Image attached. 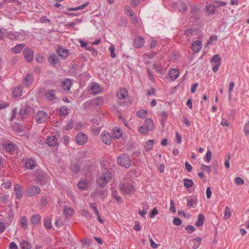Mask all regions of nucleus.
<instances>
[{"label": "nucleus", "instance_id": "f257e3e1", "mask_svg": "<svg viewBox=\"0 0 249 249\" xmlns=\"http://www.w3.org/2000/svg\"><path fill=\"white\" fill-rule=\"evenodd\" d=\"M112 177V174L110 172H105L100 177L97 178L96 183L97 185L101 187H104L111 180Z\"/></svg>", "mask_w": 249, "mask_h": 249}, {"label": "nucleus", "instance_id": "f03ea898", "mask_svg": "<svg viewBox=\"0 0 249 249\" xmlns=\"http://www.w3.org/2000/svg\"><path fill=\"white\" fill-rule=\"evenodd\" d=\"M117 161L120 166L128 168L131 165V160L129 156L123 153L120 154L117 159Z\"/></svg>", "mask_w": 249, "mask_h": 249}, {"label": "nucleus", "instance_id": "7ed1b4c3", "mask_svg": "<svg viewBox=\"0 0 249 249\" xmlns=\"http://www.w3.org/2000/svg\"><path fill=\"white\" fill-rule=\"evenodd\" d=\"M120 190L124 194H133L134 192V187L129 183L121 182L119 184Z\"/></svg>", "mask_w": 249, "mask_h": 249}, {"label": "nucleus", "instance_id": "20e7f679", "mask_svg": "<svg viewBox=\"0 0 249 249\" xmlns=\"http://www.w3.org/2000/svg\"><path fill=\"white\" fill-rule=\"evenodd\" d=\"M40 189L37 186H28L26 190L25 195L28 196H33L40 192Z\"/></svg>", "mask_w": 249, "mask_h": 249}, {"label": "nucleus", "instance_id": "39448f33", "mask_svg": "<svg viewBox=\"0 0 249 249\" xmlns=\"http://www.w3.org/2000/svg\"><path fill=\"white\" fill-rule=\"evenodd\" d=\"M47 118V114L43 110L37 112L36 115L35 119L38 124L45 122Z\"/></svg>", "mask_w": 249, "mask_h": 249}, {"label": "nucleus", "instance_id": "423d86ee", "mask_svg": "<svg viewBox=\"0 0 249 249\" xmlns=\"http://www.w3.org/2000/svg\"><path fill=\"white\" fill-rule=\"evenodd\" d=\"M91 197L99 196L102 199L105 198L107 196V192L106 189H97L91 193Z\"/></svg>", "mask_w": 249, "mask_h": 249}, {"label": "nucleus", "instance_id": "0eeeda50", "mask_svg": "<svg viewBox=\"0 0 249 249\" xmlns=\"http://www.w3.org/2000/svg\"><path fill=\"white\" fill-rule=\"evenodd\" d=\"M104 100L103 97L99 96L95 98L89 102H87L85 103V106H87L89 105H95L96 106H100L103 104Z\"/></svg>", "mask_w": 249, "mask_h": 249}, {"label": "nucleus", "instance_id": "6e6552de", "mask_svg": "<svg viewBox=\"0 0 249 249\" xmlns=\"http://www.w3.org/2000/svg\"><path fill=\"white\" fill-rule=\"evenodd\" d=\"M102 142L106 144L110 145L112 142V136L110 133L107 131H104L101 135Z\"/></svg>", "mask_w": 249, "mask_h": 249}, {"label": "nucleus", "instance_id": "1a4fd4ad", "mask_svg": "<svg viewBox=\"0 0 249 249\" xmlns=\"http://www.w3.org/2000/svg\"><path fill=\"white\" fill-rule=\"evenodd\" d=\"M55 89H48L45 92V97L47 100L50 101H53L57 98L55 93Z\"/></svg>", "mask_w": 249, "mask_h": 249}, {"label": "nucleus", "instance_id": "9d476101", "mask_svg": "<svg viewBox=\"0 0 249 249\" xmlns=\"http://www.w3.org/2000/svg\"><path fill=\"white\" fill-rule=\"evenodd\" d=\"M33 112V108L28 105H25L22 107L19 114L22 116L29 115Z\"/></svg>", "mask_w": 249, "mask_h": 249}, {"label": "nucleus", "instance_id": "9b49d317", "mask_svg": "<svg viewBox=\"0 0 249 249\" xmlns=\"http://www.w3.org/2000/svg\"><path fill=\"white\" fill-rule=\"evenodd\" d=\"M76 141L79 145H83L87 141V136L83 133H79L77 134L76 138Z\"/></svg>", "mask_w": 249, "mask_h": 249}, {"label": "nucleus", "instance_id": "f8f14e48", "mask_svg": "<svg viewBox=\"0 0 249 249\" xmlns=\"http://www.w3.org/2000/svg\"><path fill=\"white\" fill-rule=\"evenodd\" d=\"M24 57L27 61L30 62L33 60L34 57V53L33 51L27 48L23 52Z\"/></svg>", "mask_w": 249, "mask_h": 249}, {"label": "nucleus", "instance_id": "ddd939ff", "mask_svg": "<svg viewBox=\"0 0 249 249\" xmlns=\"http://www.w3.org/2000/svg\"><path fill=\"white\" fill-rule=\"evenodd\" d=\"M14 189L17 198L20 199L23 196V188L18 184H16L15 185Z\"/></svg>", "mask_w": 249, "mask_h": 249}, {"label": "nucleus", "instance_id": "4468645a", "mask_svg": "<svg viewBox=\"0 0 249 249\" xmlns=\"http://www.w3.org/2000/svg\"><path fill=\"white\" fill-rule=\"evenodd\" d=\"M144 44V38L141 36H137L134 39V46L136 48H141Z\"/></svg>", "mask_w": 249, "mask_h": 249}, {"label": "nucleus", "instance_id": "2eb2a0df", "mask_svg": "<svg viewBox=\"0 0 249 249\" xmlns=\"http://www.w3.org/2000/svg\"><path fill=\"white\" fill-rule=\"evenodd\" d=\"M90 89L93 95H97L102 91L101 87L96 83H93L91 85Z\"/></svg>", "mask_w": 249, "mask_h": 249}, {"label": "nucleus", "instance_id": "dca6fc26", "mask_svg": "<svg viewBox=\"0 0 249 249\" xmlns=\"http://www.w3.org/2000/svg\"><path fill=\"white\" fill-rule=\"evenodd\" d=\"M116 95L120 99H124L128 95V91L125 89H120L117 92Z\"/></svg>", "mask_w": 249, "mask_h": 249}, {"label": "nucleus", "instance_id": "f3484780", "mask_svg": "<svg viewBox=\"0 0 249 249\" xmlns=\"http://www.w3.org/2000/svg\"><path fill=\"white\" fill-rule=\"evenodd\" d=\"M57 139L54 136L49 137L47 139V143L50 146H54L57 145Z\"/></svg>", "mask_w": 249, "mask_h": 249}, {"label": "nucleus", "instance_id": "a211bd4d", "mask_svg": "<svg viewBox=\"0 0 249 249\" xmlns=\"http://www.w3.org/2000/svg\"><path fill=\"white\" fill-rule=\"evenodd\" d=\"M202 48V43L200 41H194L192 48L196 52H198Z\"/></svg>", "mask_w": 249, "mask_h": 249}, {"label": "nucleus", "instance_id": "6ab92c4d", "mask_svg": "<svg viewBox=\"0 0 249 249\" xmlns=\"http://www.w3.org/2000/svg\"><path fill=\"white\" fill-rule=\"evenodd\" d=\"M41 216L38 214L33 215L31 218V222L34 226L37 225L40 222Z\"/></svg>", "mask_w": 249, "mask_h": 249}, {"label": "nucleus", "instance_id": "aec40b11", "mask_svg": "<svg viewBox=\"0 0 249 249\" xmlns=\"http://www.w3.org/2000/svg\"><path fill=\"white\" fill-rule=\"evenodd\" d=\"M22 87H16L14 88L13 94L15 97H18L22 95Z\"/></svg>", "mask_w": 249, "mask_h": 249}, {"label": "nucleus", "instance_id": "412c9836", "mask_svg": "<svg viewBox=\"0 0 249 249\" xmlns=\"http://www.w3.org/2000/svg\"><path fill=\"white\" fill-rule=\"evenodd\" d=\"M169 75L172 80H175L178 77L179 72L177 69H173L169 72Z\"/></svg>", "mask_w": 249, "mask_h": 249}, {"label": "nucleus", "instance_id": "4be33fe9", "mask_svg": "<svg viewBox=\"0 0 249 249\" xmlns=\"http://www.w3.org/2000/svg\"><path fill=\"white\" fill-rule=\"evenodd\" d=\"M61 86L64 90H69L71 86V82L69 79H66L62 82Z\"/></svg>", "mask_w": 249, "mask_h": 249}, {"label": "nucleus", "instance_id": "5701e85b", "mask_svg": "<svg viewBox=\"0 0 249 249\" xmlns=\"http://www.w3.org/2000/svg\"><path fill=\"white\" fill-rule=\"evenodd\" d=\"M36 166L35 161L31 159H29L25 162V167L27 169H33Z\"/></svg>", "mask_w": 249, "mask_h": 249}, {"label": "nucleus", "instance_id": "b1692460", "mask_svg": "<svg viewBox=\"0 0 249 249\" xmlns=\"http://www.w3.org/2000/svg\"><path fill=\"white\" fill-rule=\"evenodd\" d=\"M178 7V11L182 14L185 12L188 8L187 4L183 1L179 2Z\"/></svg>", "mask_w": 249, "mask_h": 249}, {"label": "nucleus", "instance_id": "393cba45", "mask_svg": "<svg viewBox=\"0 0 249 249\" xmlns=\"http://www.w3.org/2000/svg\"><path fill=\"white\" fill-rule=\"evenodd\" d=\"M24 47V44H18L12 49V52L14 53H18L21 52Z\"/></svg>", "mask_w": 249, "mask_h": 249}, {"label": "nucleus", "instance_id": "a878e982", "mask_svg": "<svg viewBox=\"0 0 249 249\" xmlns=\"http://www.w3.org/2000/svg\"><path fill=\"white\" fill-rule=\"evenodd\" d=\"M8 36L11 39H19L21 34L19 32H9Z\"/></svg>", "mask_w": 249, "mask_h": 249}, {"label": "nucleus", "instance_id": "bb28decb", "mask_svg": "<svg viewBox=\"0 0 249 249\" xmlns=\"http://www.w3.org/2000/svg\"><path fill=\"white\" fill-rule=\"evenodd\" d=\"M21 249H31V244L26 240H22L19 244Z\"/></svg>", "mask_w": 249, "mask_h": 249}, {"label": "nucleus", "instance_id": "cd10ccee", "mask_svg": "<svg viewBox=\"0 0 249 249\" xmlns=\"http://www.w3.org/2000/svg\"><path fill=\"white\" fill-rule=\"evenodd\" d=\"M183 183L184 186L188 189L190 187H192L194 186V183L192 179H190L188 178H184L183 179Z\"/></svg>", "mask_w": 249, "mask_h": 249}, {"label": "nucleus", "instance_id": "c85d7f7f", "mask_svg": "<svg viewBox=\"0 0 249 249\" xmlns=\"http://www.w3.org/2000/svg\"><path fill=\"white\" fill-rule=\"evenodd\" d=\"M204 218L205 217L203 214H199L198 216L197 220L196 222V226L198 227L201 226L203 224Z\"/></svg>", "mask_w": 249, "mask_h": 249}, {"label": "nucleus", "instance_id": "c756f323", "mask_svg": "<svg viewBox=\"0 0 249 249\" xmlns=\"http://www.w3.org/2000/svg\"><path fill=\"white\" fill-rule=\"evenodd\" d=\"M206 10L209 15H213L214 14L216 8L213 4H209L206 6Z\"/></svg>", "mask_w": 249, "mask_h": 249}, {"label": "nucleus", "instance_id": "7c9ffc66", "mask_svg": "<svg viewBox=\"0 0 249 249\" xmlns=\"http://www.w3.org/2000/svg\"><path fill=\"white\" fill-rule=\"evenodd\" d=\"M57 52L60 56L64 58L66 57L68 55V50L63 48H58Z\"/></svg>", "mask_w": 249, "mask_h": 249}, {"label": "nucleus", "instance_id": "2f4dec72", "mask_svg": "<svg viewBox=\"0 0 249 249\" xmlns=\"http://www.w3.org/2000/svg\"><path fill=\"white\" fill-rule=\"evenodd\" d=\"M201 241V238L199 237H197L195 238H194L192 240V242H193V243H194L193 249H197L200 245Z\"/></svg>", "mask_w": 249, "mask_h": 249}, {"label": "nucleus", "instance_id": "473e14b6", "mask_svg": "<svg viewBox=\"0 0 249 249\" xmlns=\"http://www.w3.org/2000/svg\"><path fill=\"white\" fill-rule=\"evenodd\" d=\"M145 127L148 128V130H151L153 128V123L152 120L149 118L145 119Z\"/></svg>", "mask_w": 249, "mask_h": 249}, {"label": "nucleus", "instance_id": "72a5a7b5", "mask_svg": "<svg viewBox=\"0 0 249 249\" xmlns=\"http://www.w3.org/2000/svg\"><path fill=\"white\" fill-rule=\"evenodd\" d=\"M58 111V115L59 116H62L63 115L66 116L69 114L68 109L66 106L61 107Z\"/></svg>", "mask_w": 249, "mask_h": 249}, {"label": "nucleus", "instance_id": "f704fd0d", "mask_svg": "<svg viewBox=\"0 0 249 249\" xmlns=\"http://www.w3.org/2000/svg\"><path fill=\"white\" fill-rule=\"evenodd\" d=\"M211 63H214L216 64H221V58L219 54L214 55L211 59Z\"/></svg>", "mask_w": 249, "mask_h": 249}, {"label": "nucleus", "instance_id": "c9c22d12", "mask_svg": "<svg viewBox=\"0 0 249 249\" xmlns=\"http://www.w3.org/2000/svg\"><path fill=\"white\" fill-rule=\"evenodd\" d=\"M122 136V131L120 128H116L114 130L113 137L116 139H119Z\"/></svg>", "mask_w": 249, "mask_h": 249}, {"label": "nucleus", "instance_id": "e433bc0d", "mask_svg": "<svg viewBox=\"0 0 249 249\" xmlns=\"http://www.w3.org/2000/svg\"><path fill=\"white\" fill-rule=\"evenodd\" d=\"M197 200L196 198L193 197L191 199L187 200V206L190 208H194V204L197 203Z\"/></svg>", "mask_w": 249, "mask_h": 249}, {"label": "nucleus", "instance_id": "4c0bfd02", "mask_svg": "<svg viewBox=\"0 0 249 249\" xmlns=\"http://www.w3.org/2000/svg\"><path fill=\"white\" fill-rule=\"evenodd\" d=\"M20 226L24 229L27 227V219L25 216H22L20 219Z\"/></svg>", "mask_w": 249, "mask_h": 249}, {"label": "nucleus", "instance_id": "58836bf2", "mask_svg": "<svg viewBox=\"0 0 249 249\" xmlns=\"http://www.w3.org/2000/svg\"><path fill=\"white\" fill-rule=\"evenodd\" d=\"M161 117V124L162 126L164 125L165 121L166 120L168 117V114L166 111H162L160 113Z\"/></svg>", "mask_w": 249, "mask_h": 249}, {"label": "nucleus", "instance_id": "ea45409f", "mask_svg": "<svg viewBox=\"0 0 249 249\" xmlns=\"http://www.w3.org/2000/svg\"><path fill=\"white\" fill-rule=\"evenodd\" d=\"M137 114L139 118H143L147 116V112L144 109H140L137 111Z\"/></svg>", "mask_w": 249, "mask_h": 249}, {"label": "nucleus", "instance_id": "a19ab883", "mask_svg": "<svg viewBox=\"0 0 249 249\" xmlns=\"http://www.w3.org/2000/svg\"><path fill=\"white\" fill-rule=\"evenodd\" d=\"M231 216V210L229 207L226 206L224 212V218L225 220L229 219Z\"/></svg>", "mask_w": 249, "mask_h": 249}, {"label": "nucleus", "instance_id": "79ce46f5", "mask_svg": "<svg viewBox=\"0 0 249 249\" xmlns=\"http://www.w3.org/2000/svg\"><path fill=\"white\" fill-rule=\"evenodd\" d=\"M49 62L53 65H55L58 63V60L57 56L55 55H52L49 58Z\"/></svg>", "mask_w": 249, "mask_h": 249}, {"label": "nucleus", "instance_id": "37998d69", "mask_svg": "<svg viewBox=\"0 0 249 249\" xmlns=\"http://www.w3.org/2000/svg\"><path fill=\"white\" fill-rule=\"evenodd\" d=\"M44 225L47 229H51L52 226L51 219L48 218H45L44 219Z\"/></svg>", "mask_w": 249, "mask_h": 249}, {"label": "nucleus", "instance_id": "c03bdc74", "mask_svg": "<svg viewBox=\"0 0 249 249\" xmlns=\"http://www.w3.org/2000/svg\"><path fill=\"white\" fill-rule=\"evenodd\" d=\"M154 143V140H148L146 142L145 147L146 148L147 151H149L152 149Z\"/></svg>", "mask_w": 249, "mask_h": 249}, {"label": "nucleus", "instance_id": "a18cd8bd", "mask_svg": "<svg viewBox=\"0 0 249 249\" xmlns=\"http://www.w3.org/2000/svg\"><path fill=\"white\" fill-rule=\"evenodd\" d=\"M139 131L142 134H146L149 132V130L145 126L142 125L139 127Z\"/></svg>", "mask_w": 249, "mask_h": 249}, {"label": "nucleus", "instance_id": "49530a36", "mask_svg": "<svg viewBox=\"0 0 249 249\" xmlns=\"http://www.w3.org/2000/svg\"><path fill=\"white\" fill-rule=\"evenodd\" d=\"M87 183L84 181H79L77 184L78 188L82 190H85L87 188Z\"/></svg>", "mask_w": 249, "mask_h": 249}, {"label": "nucleus", "instance_id": "de8ad7c7", "mask_svg": "<svg viewBox=\"0 0 249 249\" xmlns=\"http://www.w3.org/2000/svg\"><path fill=\"white\" fill-rule=\"evenodd\" d=\"M33 78L30 74H28L24 78V82L28 86L32 82Z\"/></svg>", "mask_w": 249, "mask_h": 249}, {"label": "nucleus", "instance_id": "09e8293b", "mask_svg": "<svg viewBox=\"0 0 249 249\" xmlns=\"http://www.w3.org/2000/svg\"><path fill=\"white\" fill-rule=\"evenodd\" d=\"M127 23V19L124 17H120L119 19L118 24L120 26H125Z\"/></svg>", "mask_w": 249, "mask_h": 249}, {"label": "nucleus", "instance_id": "8fccbe9b", "mask_svg": "<svg viewBox=\"0 0 249 249\" xmlns=\"http://www.w3.org/2000/svg\"><path fill=\"white\" fill-rule=\"evenodd\" d=\"M73 210L71 208H66L64 209V213L66 216H70L73 213Z\"/></svg>", "mask_w": 249, "mask_h": 249}, {"label": "nucleus", "instance_id": "3c124183", "mask_svg": "<svg viewBox=\"0 0 249 249\" xmlns=\"http://www.w3.org/2000/svg\"><path fill=\"white\" fill-rule=\"evenodd\" d=\"M74 125V122L72 119H70L68 121L67 124L65 126V129L67 130L71 129Z\"/></svg>", "mask_w": 249, "mask_h": 249}, {"label": "nucleus", "instance_id": "603ef678", "mask_svg": "<svg viewBox=\"0 0 249 249\" xmlns=\"http://www.w3.org/2000/svg\"><path fill=\"white\" fill-rule=\"evenodd\" d=\"M108 50L110 52V56L112 58H115L116 57V55L114 53L115 48L113 45H111L109 46Z\"/></svg>", "mask_w": 249, "mask_h": 249}, {"label": "nucleus", "instance_id": "864d4df0", "mask_svg": "<svg viewBox=\"0 0 249 249\" xmlns=\"http://www.w3.org/2000/svg\"><path fill=\"white\" fill-rule=\"evenodd\" d=\"M71 169L73 172L77 173L80 171V166L77 164H73L71 165Z\"/></svg>", "mask_w": 249, "mask_h": 249}, {"label": "nucleus", "instance_id": "5fc2aeb1", "mask_svg": "<svg viewBox=\"0 0 249 249\" xmlns=\"http://www.w3.org/2000/svg\"><path fill=\"white\" fill-rule=\"evenodd\" d=\"M234 182L237 185H243L244 184V180L240 177H236L234 178Z\"/></svg>", "mask_w": 249, "mask_h": 249}, {"label": "nucleus", "instance_id": "6e6d98bb", "mask_svg": "<svg viewBox=\"0 0 249 249\" xmlns=\"http://www.w3.org/2000/svg\"><path fill=\"white\" fill-rule=\"evenodd\" d=\"M112 195L113 197L117 201H120L121 200V197L118 195V192L116 190H113L112 192Z\"/></svg>", "mask_w": 249, "mask_h": 249}, {"label": "nucleus", "instance_id": "4d7b16f0", "mask_svg": "<svg viewBox=\"0 0 249 249\" xmlns=\"http://www.w3.org/2000/svg\"><path fill=\"white\" fill-rule=\"evenodd\" d=\"M234 87V83L233 82H231L230 83L229 89V100L231 99V92L232 91V90H233V89Z\"/></svg>", "mask_w": 249, "mask_h": 249}, {"label": "nucleus", "instance_id": "13d9d810", "mask_svg": "<svg viewBox=\"0 0 249 249\" xmlns=\"http://www.w3.org/2000/svg\"><path fill=\"white\" fill-rule=\"evenodd\" d=\"M170 211L172 212V213H175L176 212L175 206V203L173 200H170Z\"/></svg>", "mask_w": 249, "mask_h": 249}, {"label": "nucleus", "instance_id": "bf43d9fd", "mask_svg": "<svg viewBox=\"0 0 249 249\" xmlns=\"http://www.w3.org/2000/svg\"><path fill=\"white\" fill-rule=\"evenodd\" d=\"M244 132L246 136L249 135V121L245 124L244 127Z\"/></svg>", "mask_w": 249, "mask_h": 249}, {"label": "nucleus", "instance_id": "052dcab7", "mask_svg": "<svg viewBox=\"0 0 249 249\" xmlns=\"http://www.w3.org/2000/svg\"><path fill=\"white\" fill-rule=\"evenodd\" d=\"M124 11L128 15H129L131 17L133 16L132 11L131 10V8L129 6L126 5L125 6Z\"/></svg>", "mask_w": 249, "mask_h": 249}, {"label": "nucleus", "instance_id": "680f3d73", "mask_svg": "<svg viewBox=\"0 0 249 249\" xmlns=\"http://www.w3.org/2000/svg\"><path fill=\"white\" fill-rule=\"evenodd\" d=\"M217 37L216 36H212L209 39L207 43V45L209 44H212L213 43V41H216L217 40Z\"/></svg>", "mask_w": 249, "mask_h": 249}, {"label": "nucleus", "instance_id": "e2e57ef3", "mask_svg": "<svg viewBox=\"0 0 249 249\" xmlns=\"http://www.w3.org/2000/svg\"><path fill=\"white\" fill-rule=\"evenodd\" d=\"M173 223L176 226H179L182 223L181 220L178 217H175L173 219Z\"/></svg>", "mask_w": 249, "mask_h": 249}, {"label": "nucleus", "instance_id": "0e129e2a", "mask_svg": "<svg viewBox=\"0 0 249 249\" xmlns=\"http://www.w3.org/2000/svg\"><path fill=\"white\" fill-rule=\"evenodd\" d=\"M5 148H6V150H7L9 152L13 151L15 149L14 146L13 145V144H10V143L6 145Z\"/></svg>", "mask_w": 249, "mask_h": 249}, {"label": "nucleus", "instance_id": "69168bd1", "mask_svg": "<svg viewBox=\"0 0 249 249\" xmlns=\"http://www.w3.org/2000/svg\"><path fill=\"white\" fill-rule=\"evenodd\" d=\"M186 230L187 231L188 233H191L195 231L196 228L193 226L188 225L186 227Z\"/></svg>", "mask_w": 249, "mask_h": 249}, {"label": "nucleus", "instance_id": "338daca9", "mask_svg": "<svg viewBox=\"0 0 249 249\" xmlns=\"http://www.w3.org/2000/svg\"><path fill=\"white\" fill-rule=\"evenodd\" d=\"M212 154L211 151L208 150L206 155V160L207 162H210L212 159Z\"/></svg>", "mask_w": 249, "mask_h": 249}, {"label": "nucleus", "instance_id": "774afa93", "mask_svg": "<svg viewBox=\"0 0 249 249\" xmlns=\"http://www.w3.org/2000/svg\"><path fill=\"white\" fill-rule=\"evenodd\" d=\"M140 2V0H132L130 4L132 7H136L139 4Z\"/></svg>", "mask_w": 249, "mask_h": 249}]
</instances>
